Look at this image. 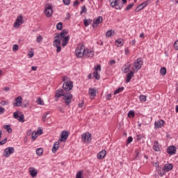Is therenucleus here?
Listing matches in <instances>:
<instances>
[{
    "label": "nucleus",
    "instance_id": "nucleus-1",
    "mask_svg": "<svg viewBox=\"0 0 178 178\" xmlns=\"http://www.w3.org/2000/svg\"><path fill=\"white\" fill-rule=\"evenodd\" d=\"M60 97H63V99H64L67 106L70 105L72 99H73V95L69 92H65L63 89H58L55 94L56 101H58Z\"/></svg>",
    "mask_w": 178,
    "mask_h": 178
},
{
    "label": "nucleus",
    "instance_id": "nucleus-2",
    "mask_svg": "<svg viewBox=\"0 0 178 178\" xmlns=\"http://www.w3.org/2000/svg\"><path fill=\"white\" fill-rule=\"evenodd\" d=\"M86 51V47L84 44H79L76 49L75 54L77 58H83Z\"/></svg>",
    "mask_w": 178,
    "mask_h": 178
},
{
    "label": "nucleus",
    "instance_id": "nucleus-3",
    "mask_svg": "<svg viewBox=\"0 0 178 178\" xmlns=\"http://www.w3.org/2000/svg\"><path fill=\"white\" fill-rule=\"evenodd\" d=\"M111 8H115L116 10H120L123 9V5L120 4L122 2L120 0H109Z\"/></svg>",
    "mask_w": 178,
    "mask_h": 178
},
{
    "label": "nucleus",
    "instance_id": "nucleus-4",
    "mask_svg": "<svg viewBox=\"0 0 178 178\" xmlns=\"http://www.w3.org/2000/svg\"><path fill=\"white\" fill-rule=\"evenodd\" d=\"M143 58H138V59H136L134 63V72L139 71L140 69H141V67H143Z\"/></svg>",
    "mask_w": 178,
    "mask_h": 178
},
{
    "label": "nucleus",
    "instance_id": "nucleus-5",
    "mask_svg": "<svg viewBox=\"0 0 178 178\" xmlns=\"http://www.w3.org/2000/svg\"><path fill=\"white\" fill-rule=\"evenodd\" d=\"M63 90L65 91V92H69L71 90H73V81H65L63 84Z\"/></svg>",
    "mask_w": 178,
    "mask_h": 178
},
{
    "label": "nucleus",
    "instance_id": "nucleus-6",
    "mask_svg": "<svg viewBox=\"0 0 178 178\" xmlns=\"http://www.w3.org/2000/svg\"><path fill=\"white\" fill-rule=\"evenodd\" d=\"M54 13V10L52 9V5L47 4L44 8V14L47 17H51Z\"/></svg>",
    "mask_w": 178,
    "mask_h": 178
},
{
    "label": "nucleus",
    "instance_id": "nucleus-7",
    "mask_svg": "<svg viewBox=\"0 0 178 178\" xmlns=\"http://www.w3.org/2000/svg\"><path fill=\"white\" fill-rule=\"evenodd\" d=\"M13 152H15V148H13V147H7L4 149L3 156L6 158H9Z\"/></svg>",
    "mask_w": 178,
    "mask_h": 178
},
{
    "label": "nucleus",
    "instance_id": "nucleus-8",
    "mask_svg": "<svg viewBox=\"0 0 178 178\" xmlns=\"http://www.w3.org/2000/svg\"><path fill=\"white\" fill-rule=\"evenodd\" d=\"M151 3V0H147L146 1L140 3L136 9V12H140V10H143L145 6L149 5Z\"/></svg>",
    "mask_w": 178,
    "mask_h": 178
},
{
    "label": "nucleus",
    "instance_id": "nucleus-9",
    "mask_svg": "<svg viewBox=\"0 0 178 178\" xmlns=\"http://www.w3.org/2000/svg\"><path fill=\"white\" fill-rule=\"evenodd\" d=\"M67 33H69V31H67V29H63L60 33L57 34L55 37H54V40H59L60 41V40H62V38H64L65 35H66V34H67Z\"/></svg>",
    "mask_w": 178,
    "mask_h": 178
},
{
    "label": "nucleus",
    "instance_id": "nucleus-10",
    "mask_svg": "<svg viewBox=\"0 0 178 178\" xmlns=\"http://www.w3.org/2000/svg\"><path fill=\"white\" fill-rule=\"evenodd\" d=\"M53 45H54V47L57 48V49H56L57 54H59V52H60V51H62V47H60V40L54 39V41L53 42Z\"/></svg>",
    "mask_w": 178,
    "mask_h": 178
},
{
    "label": "nucleus",
    "instance_id": "nucleus-11",
    "mask_svg": "<svg viewBox=\"0 0 178 178\" xmlns=\"http://www.w3.org/2000/svg\"><path fill=\"white\" fill-rule=\"evenodd\" d=\"M81 138L83 143H90L91 141V134L90 133L86 132L81 135Z\"/></svg>",
    "mask_w": 178,
    "mask_h": 178
},
{
    "label": "nucleus",
    "instance_id": "nucleus-12",
    "mask_svg": "<svg viewBox=\"0 0 178 178\" xmlns=\"http://www.w3.org/2000/svg\"><path fill=\"white\" fill-rule=\"evenodd\" d=\"M104 21V18H102V16H99L97 17L95 19H94L93 23H92V27L93 29H95L97 27H98V24H99L100 23H102V22Z\"/></svg>",
    "mask_w": 178,
    "mask_h": 178
},
{
    "label": "nucleus",
    "instance_id": "nucleus-13",
    "mask_svg": "<svg viewBox=\"0 0 178 178\" xmlns=\"http://www.w3.org/2000/svg\"><path fill=\"white\" fill-rule=\"evenodd\" d=\"M13 118L14 119L19 120V122H21V123H24V115L22 114L21 115H19V113L15 112L13 113Z\"/></svg>",
    "mask_w": 178,
    "mask_h": 178
},
{
    "label": "nucleus",
    "instance_id": "nucleus-14",
    "mask_svg": "<svg viewBox=\"0 0 178 178\" xmlns=\"http://www.w3.org/2000/svg\"><path fill=\"white\" fill-rule=\"evenodd\" d=\"M21 24H23V16L22 15L17 17L14 23V27H20Z\"/></svg>",
    "mask_w": 178,
    "mask_h": 178
},
{
    "label": "nucleus",
    "instance_id": "nucleus-15",
    "mask_svg": "<svg viewBox=\"0 0 178 178\" xmlns=\"http://www.w3.org/2000/svg\"><path fill=\"white\" fill-rule=\"evenodd\" d=\"M176 146L175 145H171L169 146L167 148V153H168L169 155H175L176 154Z\"/></svg>",
    "mask_w": 178,
    "mask_h": 178
},
{
    "label": "nucleus",
    "instance_id": "nucleus-16",
    "mask_svg": "<svg viewBox=\"0 0 178 178\" xmlns=\"http://www.w3.org/2000/svg\"><path fill=\"white\" fill-rule=\"evenodd\" d=\"M29 172L31 177H37V175H38V171H37V170L33 167L29 168Z\"/></svg>",
    "mask_w": 178,
    "mask_h": 178
},
{
    "label": "nucleus",
    "instance_id": "nucleus-17",
    "mask_svg": "<svg viewBox=\"0 0 178 178\" xmlns=\"http://www.w3.org/2000/svg\"><path fill=\"white\" fill-rule=\"evenodd\" d=\"M83 56H86V58H92V56H94V51L88 49H85Z\"/></svg>",
    "mask_w": 178,
    "mask_h": 178
},
{
    "label": "nucleus",
    "instance_id": "nucleus-18",
    "mask_svg": "<svg viewBox=\"0 0 178 178\" xmlns=\"http://www.w3.org/2000/svg\"><path fill=\"white\" fill-rule=\"evenodd\" d=\"M23 102V99L21 96L15 98V103L13 104V106H22V104Z\"/></svg>",
    "mask_w": 178,
    "mask_h": 178
},
{
    "label": "nucleus",
    "instance_id": "nucleus-19",
    "mask_svg": "<svg viewBox=\"0 0 178 178\" xmlns=\"http://www.w3.org/2000/svg\"><path fill=\"white\" fill-rule=\"evenodd\" d=\"M67 137H69V132L67 131H63L60 141H66V140H67Z\"/></svg>",
    "mask_w": 178,
    "mask_h": 178
},
{
    "label": "nucleus",
    "instance_id": "nucleus-20",
    "mask_svg": "<svg viewBox=\"0 0 178 178\" xmlns=\"http://www.w3.org/2000/svg\"><path fill=\"white\" fill-rule=\"evenodd\" d=\"M163 124H165V121L163 120H158L154 122V126L156 129H161L163 127Z\"/></svg>",
    "mask_w": 178,
    "mask_h": 178
},
{
    "label": "nucleus",
    "instance_id": "nucleus-21",
    "mask_svg": "<svg viewBox=\"0 0 178 178\" xmlns=\"http://www.w3.org/2000/svg\"><path fill=\"white\" fill-rule=\"evenodd\" d=\"M153 149L156 152H159V151H161V145H159V142L157 140L154 142Z\"/></svg>",
    "mask_w": 178,
    "mask_h": 178
},
{
    "label": "nucleus",
    "instance_id": "nucleus-22",
    "mask_svg": "<svg viewBox=\"0 0 178 178\" xmlns=\"http://www.w3.org/2000/svg\"><path fill=\"white\" fill-rule=\"evenodd\" d=\"M173 169V165L171 163L165 164L162 170H164V172H170Z\"/></svg>",
    "mask_w": 178,
    "mask_h": 178
},
{
    "label": "nucleus",
    "instance_id": "nucleus-23",
    "mask_svg": "<svg viewBox=\"0 0 178 178\" xmlns=\"http://www.w3.org/2000/svg\"><path fill=\"white\" fill-rule=\"evenodd\" d=\"M130 67H131V64L127 63L124 66L122 67L123 73H129L130 70Z\"/></svg>",
    "mask_w": 178,
    "mask_h": 178
},
{
    "label": "nucleus",
    "instance_id": "nucleus-24",
    "mask_svg": "<svg viewBox=\"0 0 178 178\" xmlns=\"http://www.w3.org/2000/svg\"><path fill=\"white\" fill-rule=\"evenodd\" d=\"M106 156V151L102 150L100 152L97 154V159H104Z\"/></svg>",
    "mask_w": 178,
    "mask_h": 178
},
{
    "label": "nucleus",
    "instance_id": "nucleus-25",
    "mask_svg": "<svg viewBox=\"0 0 178 178\" xmlns=\"http://www.w3.org/2000/svg\"><path fill=\"white\" fill-rule=\"evenodd\" d=\"M134 76V72L131 71L130 72H129L127 74V79H126L127 83H130V81L131 80V79H133Z\"/></svg>",
    "mask_w": 178,
    "mask_h": 178
},
{
    "label": "nucleus",
    "instance_id": "nucleus-26",
    "mask_svg": "<svg viewBox=\"0 0 178 178\" xmlns=\"http://www.w3.org/2000/svg\"><path fill=\"white\" fill-rule=\"evenodd\" d=\"M134 156V161H140V159H141V156L140 155V150H135Z\"/></svg>",
    "mask_w": 178,
    "mask_h": 178
},
{
    "label": "nucleus",
    "instance_id": "nucleus-27",
    "mask_svg": "<svg viewBox=\"0 0 178 178\" xmlns=\"http://www.w3.org/2000/svg\"><path fill=\"white\" fill-rule=\"evenodd\" d=\"M58 149H59V141L54 143L52 147V152L55 154Z\"/></svg>",
    "mask_w": 178,
    "mask_h": 178
},
{
    "label": "nucleus",
    "instance_id": "nucleus-28",
    "mask_svg": "<svg viewBox=\"0 0 178 178\" xmlns=\"http://www.w3.org/2000/svg\"><path fill=\"white\" fill-rule=\"evenodd\" d=\"M89 95H91V97H95L97 95V89L95 88H89Z\"/></svg>",
    "mask_w": 178,
    "mask_h": 178
},
{
    "label": "nucleus",
    "instance_id": "nucleus-29",
    "mask_svg": "<svg viewBox=\"0 0 178 178\" xmlns=\"http://www.w3.org/2000/svg\"><path fill=\"white\" fill-rule=\"evenodd\" d=\"M69 36H65V38H63L62 47H66V45H67V43L69 42Z\"/></svg>",
    "mask_w": 178,
    "mask_h": 178
},
{
    "label": "nucleus",
    "instance_id": "nucleus-30",
    "mask_svg": "<svg viewBox=\"0 0 178 178\" xmlns=\"http://www.w3.org/2000/svg\"><path fill=\"white\" fill-rule=\"evenodd\" d=\"M124 41L123 39H118L115 40V45L116 47H123Z\"/></svg>",
    "mask_w": 178,
    "mask_h": 178
},
{
    "label": "nucleus",
    "instance_id": "nucleus-31",
    "mask_svg": "<svg viewBox=\"0 0 178 178\" xmlns=\"http://www.w3.org/2000/svg\"><path fill=\"white\" fill-rule=\"evenodd\" d=\"M92 22V19H84L83 20V24L86 27H88V26H90V24H91V23Z\"/></svg>",
    "mask_w": 178,
    "mask_h": 178
},
{
    "label": "nucleus",
    "instance_id": "nucleus-32",
    "mask_svg": "<svg viewBox=\"0 0 178 178\" xmlns=\"http://www.w3.org/2000/svg\"><path fill=\"white\" fill-rule=\"evenodd\" d=\"M112 35H115V31H112V29L108 30L106 33V37H112Z\"/></svg>",
    "mask_w": 178,
    "mask_h": 178
},
{
    "label": "nucleus",
    "instance_id": "nucleus-33",
    "mask_svg": "<svg viewBox=\"0 0 178 178\" xmlns=\"http://www.w3.org/2000/svg\"><path fill=\"white\" fill-rule=\"evenodd\" d=\"M36 154L37 155H38V156H41V155L44 154V150L42 149V148H38L36 149Z\"/></svg>",
    "mask_w": 178,
    "mask_h": 178
},
{
    "label": "nucleus",
    "instance_id": "nucleus-34",
    "mask_svg": "<svg viewBox=\"0 0 178 178\" xmlns=\"http://www.w3.org/2000/svg\"><path fill=\"white\" fill-rule=\"evenodd\" d=\"M93 76L95 77V79L96 80H99V79L101 77V76L99 75V73H98V72H97V71H95L93 72Z\"/></svg>",
    "mask_w": 178,
    "mask_h": 178
},
{
    "label": "nucleus",
    "instance_id": "nucleus-35",
    "mask_svg": "<svg viewBox=\"0 0 178 178\" xmlns=\"http://www.w3.org/2000/svg\"><path fill=\"white\" fill-rule=\"evenodd\" d=\"M124 90V87L118 88L117 90L114 91V95H116V94H119V92H122Z\"/></svg>",
    "mask_w": 178,
    "mask_h": 178
},
{
    "label": "nucleus",
    "instance_id": "nucleus-36",
    "mask_svg": "<svg viewBox=\"0 0 178 178\" xmlns=\"http://www.w3.org/2000/svg\"><path fill=\"white\" fill-rule=\"evenodd\" d=\"M3 129L7 130L8 133H12V127H10V125H4Z\"/></svg>",
    "mask_w": 178,
    "mask_h": 178
},
{
    "label": "nucleus",
    "instance_id": "nucleus-37",
    "mask_svg": "<svg viewBox=\"0 0 178 178\" xmlns=\"http://www.w3.org/2000/svg\"><path fill=\"white\" fill-rule=\"evenodd\" d=\"M139 99L142 102H145V101H147V97L145 95H140L139 96Z\"/></svg>",
    "mask_w": 178,
    "mask_h": 178
},
{
    "label": "nucleus",
    "instance_id": "nucleus-38",
    "mask_svg": "<svg viewBox=\"0 0 178 178\" xmlns=\"http://www.w3.org/2000/svg\"><path fill=\"white\" fill-rule=\"evenodd\" d=\"M37 137H38V133L36 131H33L31 134V138L33 140H35V138H37Z\"/></svg>",
    "mask_w": 178,
    "mask_h": 178
},
{
    "label": "nucleus",
    "instance_id": "nucleus-39",
    "mask_svg": "<svg viewBox=\"0 0 178 178\" xmlns=\"http://www.w3.org/2000/svg\"><path fill=\"white\" fill-rule=\"evenodd\" d=\"M56 29L57 30H62V29H63V24L62 22H59L56 24Z\"/></svg>",
    "mask_w": 178,
    "mask_h": 178
},
{
    "label": "nucleus",
    "instance_id": "nucleus-40",
    "mask_svg": "<svg viewBox=\"0 0 178 178\" xmlns=\"http://www.w3.org/2000/svg\"><path fill=\"white\" fill-rule=\"evenodd\" d=\"M48 115H49V112H46L43 116L42 117V122H46L47 121V118H48Z\"/></svg>",
    "mask_w": 178,
    "mask_h": 178
},
{
    "label": "nucleus",
    "instance_id": "nucleus-41",
    "mask_svg": "<svg viewBox=\"0 0 178 178\" xmlns=\"http://www.w3.org/2000/svg\"><path fill=\"white\" fill-rule=\"evenodd\" d=\"M83 13H87V7H86V6L81 7L80 15H83Z\"/></svg>",
    "mask_w": 178,
    "mask_h": 178
},
{
    "label": "nucleus",
    "instance_id": "nucleus-42",
    "mask_svg": "<svg viewBox=\"0 0 178 178\" xmlns=\"http://www.w3.org/2000/svg\"><path fill=\"white\" fill-rule=\"evenodd\" d=\"M135 115H136V113H134V111H129L128 113L129 118H134Z\"/></svg>",
    "mask_w": 178,
    "mask_h": 178
},
{
    "label": "nucleus",
    "instance_id": "nucleus-43",
    "mask_svg": "<svg viewBox=\"0 0 178 178\" xmlns=\"http://www.w3.org/2000/svg\"><path fill=\"white\" fill-rule=\"evenodd\" d=\"M37 104H38V105H44V101H42V99H41V97L38 98Z\"/></svg>",
    "mask_w": 178,
    "mask_h": 178
},
{
    "label": "nucleus",
    "instance_id": "nucleus-44",
    "mask_svg": "<svg viewBox=\"0 0 178 178\" xmlns=\"http://www.w3.org/2000/svg\"><path fill=\"white\" fill-rule=\"evenodd\" d=\"M13 52H17V51H19V45L14 44L13 46Z\"/></svg>",
    "mask_w": 178,
    "mask_h": 178
},
{
    "label": "nucleus",
    "instance_id": "nucleus-45",
    "mask_svg": "<svg viewBox=\"0 0 178 178\" xmlns=\"http://www.w3.org/2000/svg\"><path fill=\"white\" fill-rule=\"evenodd\" d=\"M76 178H83V171H79L76 173Z\"/></svg>",
    "mask_w": 178,
    "mask_h": 178
},
{
    "label": "nucleus",
    "instance_id": "nucleus-46",
    "mask_svg": "<svg viewBox=\"0 0 178 178\" xmlns=\"http://www.w3.org/2000/svg\"><path fill=\"white\" fill-rule=\"evenodd\" d=\"M134 6V3H131L130 4H129L127 8H125V10H130V9L131 8H133Z\"/></svg>",
    "mask_w": 178,
    "mask_h": 178
},
{
    "label": "nucleus",
    "instance_id": "nucleus-47",
    "mask_svg": "<svg viewBox=\"0 0 178 178\" xmlns=\"http://www.w3.org/2000/svg\"><path fill=\"white\" fill-rule=\"evenodd\" d=\"M160 73H161V74H163V76H165V74H166V68L162 67L160 70Z\"/></svg>",
    "mask_w": 178,
    "mask_h": 178
},
{
    "label": "nucleus",
    "instance_id": "nucleus-48",
    "mask_svg": "<svg viewBox=\"0 0 178 178\" xmlns=\"http://www.w3.org/2000/svg\"><path fill=\"white\" fill-rule=\"evenodd\" d=\"M36 42H37L38 43L42 42V36H41V35H39L37 37Z\"/></svg>",
    "mask_w": 178,
    "mask_h": 178
},
{
    "label": "nucleus",
    "instance_id": "nucleus-49",
    "mask_svg": "<svg viewBox=\"0 0 178 178\" xmlns=\"http://www.w3.org/2000/svg\"><path fill=\"white\" fill-rule=\"evenodd\" d=\"M95 72H101V65H97V67H94Z\"/></svg>",
    "mask_w": 178,
    "mask_h": 178
},
{
    "label": "nucleus",
    "instance_id": "nucleus-50",
    "mask_svg": "<svg viewBox=\"0 0 178 178\" xmlns=\"http://www.w3.org/2000/svg\"><path fill=\"white\" fill-rule=\"evenodd\" d=\"M133 143V137H131V136H129V137H128V138H127V144H130V143Z\"/></svg>",
    "mask_w": 178,
    "mask_h": 178
},
{
    "label": "nucleus",
    "instance_id": "nucleus-51",
    "mask_svg": "<svg viewBox=\"0 0 178 178\" xmlns=\"http://www.w3.org/2000/svg\"><path fill=\"white\" fill-rule=\"evenodd\" d=\"M63 2L64 5H66L67 6L70 5V0H63Z\"/></svg>",
    "mask_w": 178,
    "mask_h": 178
},
{
    "label": "nucleus",
    "instance_id": "nucleus-52",
    "mask_svg": "<svg viewBox=\"0 0 178 178\" xmlns=\"http://www.w3.org/2000/svg\"><path fill=\"white\" fill-rule=\"evenodd\" d=\"M174 48L176 51H178V40L175 41L174 43Z\"/></svg>",
    "mask_w": 178,
    "mask_h": 178
},
{
    "label": "nucleus",
    "instance_id": "nucleus-53",
    "mask_svg": "<svg viewBox=\"0 0 178 178\" xmlns=\"http://www.w3.org/2000/svg\"><path fill=\"white\" fill-rule=\"evenodd\" d=\"M8 141V138H4L3 140L0 141V145H3Z\"/></svg>",
    "mask_w": 178,
    "mask_h": 178
},
{
    "label": "nucleus",
    "instance_id": "nucleus-54",
    "mask_svg": "<svg viewBox=\"0 0 178 178\" xmlns=\"http://www.w3.org/2000/svg\"><path fill=\"white\" fill-rule=\"evenodd\" d=\"M165 173H166V171L163 170V171H160L159 172V176H161L162 177L163 176H164Z\"/></svg>",
    "mask_w": 178,
    "mask_h": 178
},
{
    "label": "nucleus",
    "instance_id": "nucleus-55",
    "mask_svg": "<svg viewBox=\"0 0 178 178\" xmlns=\"http://www.w3.org/2000/svg\"><path fill=\"white\" fill-rule=\"evenodd\" d=\"M142 139H143V136H141V135H137L136 136L137 141H140V140H142Z\"/></svg>",
    "mask_w": 178,
    "mask_h": 178
},
{
    "label": "nucleus",
    "instance_id": "nucleus-56",
    "mask_svg": "<svg viewBox=\"0 0 178 178\" xmlns=\"http://www.w3.org/2000/svg\"><path fill=\"white\" fill-rule=\"evenodd\" d=\"M5 113V108L0 106V115Z\"/></svg>",
    "mask_w": 178,
    "mask_h": 178
},
{
    "label": "nucleus",
    "instance_id": "nucleus-57",
    "mask_svg": "<svg viewBox=\"0 0 178 178\" xmlns=\"http://www.w3.org/2000/svg\"><path fill=\"white\" fill-rule=\"evenodd\" d=\"M29 58H33L34 56V52L30 51L28 54Z\"/></svg>",
    "mask_w": 178,
    "mask_h": 178
},
{
    "label": "nucleus",
    "instance_id": "nucleus-58",
    "mask_svg": "<svg viewBox=\"0 0 178 178\" xmlns=\"http://www.w3.org/2000/svg\"><path fill=\"white\" fill-rule=\"evenodd\" d=\"M80 4V1H78L77 0L75 1L73 3V6H79V5Z\"/></svg>",
    "mask_w": 178,
    "mask_h": 178
},
{
    "label": "nucleus",
    "instance_id": "nucleus-59",
    "mask_svg": "<svg viewBox=\"0 0 178 178\" xmlns=\"http://www.w3.org/2000/svg\"><path fill=\"white\" fill-rule=\"evenodd\" d=\"M116 63V60H110L109 61V63H108V65H115Z\"/></svg>",
    "mask_w": 178,
    "mask_h": 178
},
{
    "label": "nucleus",
    "instance_id": "nucleus-60",
    "mask_svg": "<svg viewBox=\"0 0 178 178\" xmlns=\"http://www.w3.org/2000/svg\"><path fill=\"white\" fill-rule=\"evenodd\" d=\"M124 52H125V55H129V54H130V50H129L128 48H126L124 49Z\"/></svg>",
    "mask_w": 178,
    "mask_h": 178
},
{
    "label": "nucleus",
    "instance_id": "nucleus-61",
    "mask_svg": "<svg viewBox=\"0 0 178 178\" xmlns=\"http://www.w3.org/2000/svg\"><path fill=\"white\" fill-rule=\"evenodd\" d=\"M111 98H112V94L106 95V99H111Z\"/></svg>",
    "mask_w": 178,
    "mask_h": 178
},
{
    "label": "nucleus",
    "instance_id": "nucleus-62",
    "mask_svg": "<svg viewBox=\"0 0 178 178\" xmlns=\"http://www.w3.org/2000/svg\"><path fill=\"white\" fill-rule=\"evenodd\" d=\"M3 90V91H6V92L10 91V88H9V87H4Z\"/></svg>",
    "mask_w": 178,
    "mask_h": 178
},
{
    "label": "nucleus",
    "instance_id": "nucleus-63",
    "mask_svg": "<svg viewBox=\"0 0 178 178\" xmlns=\"http://www.w3.org/2000/svg\"><path fill=\"white\" fill-rule=\"evenodd\" d=\"M1 105H3V106L8 105V102H6V101H2V102H1Z\"/></svg>",
    "mask_w": 178,
    "mask_h": 178
},
{
    "label": "nucleus",
    "instance_id": "nucleus-64",
    "mask_svg": "<svg viewBox=\"0 0 178 178\" xmlns=\"http://www.w3.org/2000/svg\"><path fill=\"white\" fill-rule=\"evenodd\" d=\"M83 106H84V102L79 103V105H78V106L79 108H83Z\"/></svg>",
    "mask_w": 178,
    "mask_h": 178
}]
</instances>
